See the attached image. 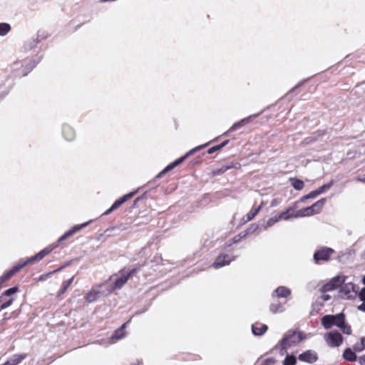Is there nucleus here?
<instances>
[{
  "label": "nucleus",
  "instance_id": "1",
  "mask_svg": "<svg viewBox=\"0 0 365 365\" xmlns=\"http://www.w3.org/2000/svg\"><path fill=\"white\" fill-rule=\"evenodd\" d=\"M92 220H89L86 222L82 223L81 225H77L73 227V228L68 231H67L64 235H63L58 240L56 243L51 244L44 249H43L41 251H40L38 253L35 255L33 257H31L28 258L27 262L29 264L34 263L36 262H38L41 260L45 256L48 255L49 253H51L53 250H55L60 243H61L63 240H66L68 237H71V235H74L76 232H78L81 229L86 227L88 226Z\"/></svg>",
  "mask_w": 365,
  "mask_h": 365
},
{
  "label": "nucleus",
  "instance_id": "2",
  "mask_svg": "<svg viewBox=\"0 0 365 365\" xmlns=\"http://www.w3.org/2000/svg\"><path fill=\"white\" fill-rule=\"evenodd\" d=\"M321 323L325 329H329L335 326L339 328L344 334L347 335L351 334V328L345 322V315L344 313H339L334 315H324L321 319Z\"/></svg>",
  "mask_w": 365,
  "mask_h": 365
},
{
  "label": "nucleus",
  "instance_id": "3",
  "mask_svg": "<svg viewBox=\"0 0 365 365\" xmlns=\"http://www.w3.org/2000/svg\"><path fill=\"white\" fill-rule=\"evenodd\" d=\"M304 339L305 335L302 332L297 330H289L279 341V345L281 349L286 352L289 348L299 344Z\"/></svg>",
  "mask_w": 365,
  "mask_h": 365
},
{
  "label": "nucleus",
  "instance_id": "4",
  "mask_svg": "<svg viewBox=\"0 0 365 365\" xmlns=\"http://www.w3.org/2000/svg\"><path fill=\"white\" fill-rule=\"evenodd\" d=\"M327 200L322 198L312 206L300 209L294 212V218L310 217L318 214L321 212L323 206L326 203Z\"/></svg>",
  "mask_w": 365,
  "mask_h": 365
},
{
  "label": "nucleus",
  "instance_id": "5",
  "mask_svg": "<svg viewBox=\"0 0 365 365\" xmlns=\"http://www.w3.org/2000/svg\"><path fill=\"white\" fill-rule=\"evenodd\" d=\"M208 144H209V143H205L203 145H198V146L190 150L184 156L175 160L174 162H173L172 163L167 165L160 173H159L156 175V178H161L164 174H165L168 171L173 170L174 168H175L176 166H178V165L182 163L190 155H191L194 154L195 153L200 150L201 149L205 148L206 146L208 145Z\"/></svg>",
  "mask_w": 365,
  "mask_h": 365
},
{
  "label": "nucleus",
  "instance_id": "6",
  "mask_svg": "<svg viewBox=\"0 0 365 365\" xmlns=\"http://www.w3.org/2000/svg\"><path fill=\"white\" fill-rule=\"evenodd\" d=\"M340 295L342 298L346 299H354L357 295V291L355 289V285L351 281H349V277L346 282H342L340 286Z\"/></svg>",
  "mask_w": 365,
  "mask_h": 365
},
{
  "label": "nucleus",
  "instance_id": "7",
  "mask_svg": "<svg viewBox=\"0 0 365 365\" xmlns=\"http://www.w3.org/2000/svg\"><path fill=\"white\" fill-rule=\"evenodd\" d=\"M324 341L331 347H338L343 342V336L338 331H332L324 336Z\"/></svg>",
  "mask_w": 365,
  "mask_h": 365
},
{
  "label": "nucleus",
  "instance_id": "8",
  "mask_svg": "<svg viewBox=\"0 0 365 365\" xmlns=\"http://www.w3.org/2000/svg\"><path fill=\"white\" fill-rule=\"evenodd\" d=\"M334 252L332 248L323 247L314 252L313 258L316 263H319L321 261L327 262Z\"/></svg>",
  "mask_w": 365,
  "mask_h": 365
},
{
  "label": "nucleus",
  "instance_id": "9",
  "mask_svg": "<svg viewBox=\"0 0 365 365\" xmlns=\"http://www.w3.org/2000/svg\"><path fill=\"white\" fill-rule=\"evenodd\" d=\"M347 279V277L341 275L334 277L328 283L324 284L320 289L319 291L322 293H326L329 291H332L341 286L342 282H346Z\"/></svg>",
  "mask_w": 365,
  "mask_h": 365
},
{
  "label": "nucleus",
  "instance_id": "10",
  "mask_svg": "<svg viewBox=\"0 0 365 365\" xmlns=\"http://www.w3.org/2000/svg\"><path fill=\"white\" fill-rule=\"evenodd\" d=\"M235 259V256L230 254H222L216 257L212 267L216 269L230 264Z\"/></svg>",
  "mask_w": 365,
  "mask_h": 365
},
{
  "label": "nucleus",
  "instance_id": "11",
  "mask_svg": "<svg viewBox=\"0 0 365 365\" xmlns=\"http://www.w3.org/2000/svg\"><path fill=\"white\" fill-rule=\"evenodd\" d=\"M300 361L306 362L308 364H313L318 359V355L316 351L313 350H307L298 356Z\"/></svg>",
  "mask_w": 365,
  "mask_h": 365
},
{
  "label": "nucleus",
  "instance_id": "12",
  "mask_svg": "<svg viewBox=\"0 0 365 365\" xmlns=\"http://www.w3.org/2000/svg\"><path fill=\"white\" fill-rule=\"evenodd\" d=\"M136 192H137V190L133 191V192H130L125 195L124 196H123L122 197H120L118 200H116L112 205V206L104 212L103 215H108L110 212H112L113 210H115V209L118 208L122 204H123L125 202H126L127 200L130 199L136 193Z\"/></svg>",
  "mask_w": 365,
  "mask_h": 365
},
{
  "label": "nucleus",
  "instance_id": "13",
  "mask_svg": "<svg viewBox=\"0 0 365 365\" xmlns=\"http://www.w3.org/2000/svg\"><path fill=\"white\" fill-rule=\"evenodd\" d=\"M257 116V115H252L245 118L240 120V121L234 123L227 132H225L222 134V135L226 136V135H227V134L229 133L235 131V130L240 128L241 127L245 125L246 124L250 123Z\"/></svg>",
  "mask_w": 365,
  "mask_h": 365
},
{
  "label": "nucleus",
  "instance_id": "14",
  "mask_svg": "<svg viewBox=\"0 0 365 365\" xmlns=\"http://www.w3.org/2000/svg\"><path fill=\"white\" fill-rule=\"evenodd\" d=\"M62 134L65 140L72 141L76 138L74 129L68 124H63L62 126Z\"/></svg>",
  "mask_w": 365,
  "mask_h": 365
},
{
  "label": "nucleus",
  "instance_id": "15",
  "mask_svg": "<svg viewBox=\"0 0 365 365\" xmlns=\"http://www.w3.org/2000/svg\"><path fill=\"white\" fill-rule=\"evenodd\" d=\"M291 290L285 286H279L272 293L273 297L287 298L291 294Z\"/></svg>",
  "mask_w": 365,
  "mask_h": 365
},
{
  "label": "nucleus",
  "instance_id": "16",
  "mask_svg": "<svg viewBox=\"0 0 365 365\" xmlns=\"http://www.w3.org/2000/svg\"><path fill=\"white\" fill-rule=\"evenodd\" d=\"M334 185V180H331L329 183L324 184V185L319 187L317 190L310 192L307 195L305 198H314L317 195L322 194L325 190L329 189Z\"/></svg>",
  "mask_w": 365,
  "mask_h": 365
},
{
  "label": "nucleus",
  "instance_id": "17",
  "mask_svg": "<svg viewBox=\"0 0 365 365\" xmlns=\"http://www.w3.org/2000/svg\"><path fill=\"white\" fill-rule=\"evenodd\" d=\"M252 330L255 335L261 336L266 332L267 327L265 324L256 323L252 326Z\"/></svg>",
  "mask_w": 365,
  "mask_h": 365
},
{
  "label": "nucleus",
  "instance_id": "18",
  "mask_svg": "<svg viewBox=\"0 0 365 365\" xmlns=\"http://www.w3.org/2000/svg\"><path fill=\"white\" fill-rule=\"evenodd\" d=\"M101 295V292L99 290L93 288L86 296V300L88 303H91L98 299Z\"/></svg>",
  "mask_w": 365,
  "mask_h": 365
},
{
  "label": "nucleus",
  "instance_id": "19",
  "mask_svg": "<svg viewBox=\"0 0 365 365\" xmlns=\"http://www.w3.org/2000/svg\"><path fill=\"white\" fill-rule=\"evenodd\" d=\"M129 279V276L125 275L119 279H116V281L114 283L113 289L109 292L110 293L114 290V289H120Z\"/></svg>",
  "mask_w": 365,
  "mask_h": 365
},
{
  "label": "nucleus",
  "instance_id": "20",
  "mask_svg": "<svg viewBox=\"0 0 365 365\" xmlns=\"http://www.w3.org/2000/svg\"><path fill=\"white\" fill-rule=\"evenodd\" d=\"M125 325L126 324H123L120 328L115 331L114 334L111 337L112 341L121 339L125 336Z\"/></svg>",
  "mask_w": 365,
  "mask_h": 365
},
{
  "label": "nucleus",
  "instance_id": "21",
  "mask_svg": "<svg viewBox=\"0 0 365 365\" xmlns=\"http://www.w3.org/2000/svg\"><path fill=\"white\" fill-rule=\"evenodd\" d=\"M293 210V207H289L286 210L277 214L279 220H289L291 218H294V212L289 214V212Z\"/></svg>",
  "mask_w": 365,
  "mask_h": 365
},
{
  "label": "nucleus",
  "instance_id": "22",
  "mask_svg": "<svg viewBox=\"0 0 365 365\" xmlns=\"http://www.w3.org/2000/svg\"><path fill=\"white\" fill-rule=\"evenodd\" d=\"M343 357L349 361H355L357 360L356 355L350 348H347L344 350Z\"/></svg>",
  "mask_w": 365,
  "mask_h": 365
},
{
  "label": "nucleus",
  "instance_id": "23",
  "mask_svg": "<svg viewBox=\"0 0 365 365\" xmlns=\"http://www.w3.org/2000/svg\"><path fill=\"white\" fill-rule=\"evenodd\" d=\"M26 356L27 355L26 354H15L9 361L11 365H18L25 359Z\"/></svg>",
  "mask_w": 365,
  "mask_h": 365
},
{
  "label": "nucleus",
  "instance_id": "24",
  "mask_svg": "<svg viewBox=\"0 0 365 365\" xmlns=\"http://www.w3.org/2000/svg\"><path fill=\"white\" fill-rule=\"evenodd\" d=\"M262 203L257 208H255V207H252L250 211L246 215V217H247V220H246V222H248V221H250L252 220L253 218L255 217V216L259 213V212L260 211L262 207Z\"/></svg>",
  "mask_w": 365,
  "mask_h": 365
},
{
  "label": "nucleus",
  "instance_id": "25",
  "mask_svg": "<svg viewBox=\"0 0 365 365\" xmlns=\"http://www.w3.org/2000/svg\"><path fill=\"white\" fill-rule=\"evenodd\" d=\"M11 26L8 23H0V36H5L10 32Z\"/></svg>",
  "mask_w": 365,
  "mask_h": 365
},
{
  "label": "nucleus",
  "instance_id": "26",
  "mask_svg": "<svg viewBox=\"0 0 365 365\" xmlns=\"http://www.w3.org/2000/svg\"><path fill=\"white\" fill-rule=\"evenodd\" d=\"M290 181L293 187L297 190H302L304 186V182L297 178H291Z\"/></svg>",
  "mask_w": 365,
  "mask_h": 365
},
{
  "label": "nucleus",
  "instance_id": "27",
  "mask_svg": "<svg viewBox=\"0 0 365 365\" xmlns=\"http://www.w3.org/2000/svg\"><path fill=\"white\" fill-rule=\"evenodd\" d=\"M269 310L271 312L275 314L282 312L284 311V307L280 303H272L269 306Z\"/></svg>",
  "mask_w": 365,
  "mask_h": 365
},
{
  "label": "nucleus",
  "instance_id": "28",
  "mask_svg": "<svg viewBox=\"0 0 365 365\" xmlns=\"http://www.w3.org/2000/svg\"><path fill=\"white\" fill-rule=\"evenodd\" d=\"M15 274V272L11 269V270L8 271L7 272L4 273L3 275L0 277V285L4 284L5 282H6L8 279H9L11 277H13Z\"/></svg>",
  "mask_w": 365,
  "mask_h": 365
},
{
  "label": "nucleus",
  "instance_id": "29",
  "mask_svg": "<svg viewBox=\"0 0 365 365\" xmlns=\"http://www.w3.org/2000/svg\"><path fill=\"white\" fill-rule=\"evenodd\" d=\"M280 221L279 219L278 218V215H276L275 216L269 218L265 225H263L264 227V230H267V228L273 226L276 222Z\"/></svg>",
  "mask_w": 365,
  "mask_h": 365
},
{
  "label": "nucleus",
  "instance_id": "30",
  "mask_svg": "<svg viewBox=\"0 0 365 365\" xmlns=\"http://www.w3.org/2000/svg\"><path fill=\"white\" fill-rule=\"evenodd\" d=\"M365 349V337H361L360 342L354 344V350L355 351L361 352Z\"/></svg>",
  "mask_w": 365,
  "mask_h": 365
},
{
  "label": "nucleus",
  "instance_id": "31",
  "mask_svg": "<svg viewBox=\"0 0 365 365\" xmlns=\"http://www.w3.org/2000/svg\"><path fill=\"white\" fill-rule=\"evenodd\" d=\"M297 359L294 355H287L284 361L283 365H296Z\"/></svg>",
  "mask_w": 365,
  "mask_h": 365
},
{
  "label": "nucleus",
  "instance_id": "32",
  "mask_svg": "<svg viewBox=\"0 0 365 365\" xmlns=\"http://www.w3.org/2000/svg\"><path fill=\"white\" fill-rule=\"evenodd\" d=\"M258 229V225L256 224L251 225L245 231L242 232V237H246L250 234L254 233Z\"/></svg>",
  "mask_w": 365,
  "mask_h": 365
},
{
  "label": "nucleus",
  "instance_id": "33",
  "mask_svg": "<svg viewBox=\"0 0 365 365\" xmlns=\"http://www.w3.org/2000/svg\"><path fill=\"white\" fill-rule=\"evenodd\" d=\"M228 143V140H225V142L222 143L220 145H215V146H213L212 148H210L207 153L208 154H212L214 153L215 151L222 148L224 146H225Z\"/></svg>",
  "mask_w": 365,
  "mask_h": 365
},
{
  "label": "nucleus",
  "instance_id": "34",
  "mask_svg": "<svg viewBox=\"0 0 365 365\" xmlns=\"http://www.w3.org/2000/svg\"><path fill=\"white\" fill-rule=\"evenodd\" d=\"M27 264H29V262H27V260H26L25 262H24L23 263L21 264H18L15 266L13 267L12 269L13 271L15 272V274L16 272H18L19 271H20L22 268H24V267H26Z\"/></svg>",
  "mask_w": 365,
  "mask_h": 365
},
{
  "label": "nucleus",
  "instance_id": "35",
  "mask_svg": "<svg viewBox=\"0 0 365 365\" xmlns=\"http://www.w3.org/2000/svg\"><path fill=\"white\" fill-rule=\"evenodd\" d=\"M73 277H71L70 279L63 282V285L62 289L61 291V294L64 293L66 291V289L69 287V286L73 282Z\"/></svg>",
  "mask_w": 365,
  "mask_h": 365
},
{
  "label": "nucleus",
  "instance_id": "36",
  "mask_svg": "<svg viewBox=\"0 0 365 365\" xmlns=\"http://www.w3.org/2000/svg\"><path fill=\"white\" fill-rule=\"evenodd\" d=\"M13 302H14V299L11 298L9 300H7L6 302H4L1 305L0 310L5 309L8 308L9 307H10L12 304Z\"/></svg>",
  "mask_w": 365,
  "mask_h": 365
},
{
  "label": "nucleus",
  "instance_id": "37",
  "mask_svg": "<svg viewBox=\"0 0 365 365\" xmlns=\"http://www.w3.org/2000/svg\"><path fill=\"white\" fill-rule=\"evenodd\" d=\"M17 287H11V288H9L8 289H6L4 292V295H6V296H10L11 294H15L16 292H17Z\"/></svg>",
  "mask_w": 365,
  "mask_h": 365
},
{
  "label": "nucleus",
  "instance_id": "38",
  "mask_svg": "<svg viewBox=\"0 0 365 365\" xmlns=\"http://www.w3.org/2000/svg\"><path fill=\"white\" fill-rule=\"evenodd\" d=\"M358 296L361 301H365V287L361 289L359 292Z\"/></svg>",
  "mask_w": 365,
  "mask_h": 365
},
{
  "label": "nucleus",
  "instance_id": "39",
  "mask_svg": "<svg viewBox=\"0 0 365 365\" xmlns=\"http://www.w3.org/2000/svg\"><path fill=\"white\" fill-rule=\"evenodd\" d=\"M242 235H243V232H240L238 235L235 236L233 239H232V243H237L241 238H244L245 237H242Z\"/></svg>",
  "mask_w": 365,
  "mask_h": 365
},
{
  "label": "nucleus",
  "instance_id": "40",
  "mask_svg": "<svg viewBox=\"0 0 365 365\" xmlns=\"http://www.w3.org/2000/svg\"><path fill=\"white\" fill-rule=\"evenodd\" d=\"M355 180L357 182H361L365 183V174L356 177Z\"/></svg>",
  "mask_w": 365,
  "mask_h": 365
},
{
  "label": "nucleus",
  "instance_id": "41",
  "mask_svg": "<svg viewBox=\"0 0 365 365\" xmlns=\"http://www.w3.org/2000/svg\"><path fill=\"white\" fill-rule=\"evenodd\" d=\"M322 294L321 296V298L323 301L327 302L331 299V297L329 294H327L326 293H322Z\"/></svg>",
  "mask_w": 365,
  "mask_h": 365
},
{
  "label": "nucleus",
  "instance_id": "42",
  "mask_svg": "<svg viewBox=\"0 0 365 365\" xmlns=\"http://www.w3.org/2000/svg\"><path fill=\"white\" fill-rule=\"evenodd\" d=\"M358 362L360 365H365V354L358 359Z\"/></svg>",
  "mask_w": 365,
  "mask_h": 365
},
{
  "label": "nucleus",
  "instance_id": "43",
  "mask_svg": "<svg viewBox=\"0 0 365 365\" xmlns=\"http://www.w3.org/2000/svg\"><path fill=\"white\" fill-rule=\"evenodd\" d=\"M140 269V267L138 268H134L133 269H131L128 273V274H126L127 276H129V278L133 274H135V272H137L138 270Z\"/></svg>",
  "mask_w": 365,
  "mask_h": 365
},
{
  "label": "nucleus",
  "instance_id": "44",
  "mask_svg": "<svg viewBox=\"0 0 365 365\" xmlns=\"http://www.w3.org/2000/svg\"><path fill=\"white\" fill-rule=\"evenodd\" d=\"M357 309L359 311L365 312V301H363V303L358 306Z\"/></svg>",
  "mask_w": 365,
  "mask_h": 365
},
{
  "label": "nucleus",
  "instance_id": "45",
  "mask_svg": "<svg viewBox=\"0 0 365 365\" xmlns=\"http://www.w3.org/2000/svg\"><path fill=\"white\" fill-rule=\"evenodd\" d=\"M35 66H36V63L34 62H31L30 63V69H32Z\"/></svg>",
  "mask_w": 365,
  "mask_h": 365
},
{
  "label": "nucleus",
  "instance_id": "46",
  "mask_svg": "<svg viewBox=\"0 0 365 365\" xmlns=\"http://www.w3.org/2000/svg\"><path fill=\"white\" fill-rule=\"evenodd\" d=\"M0 365H11V363L9 362V361L8 360L7 361H6L4 364H0Z\"/></svg>",
  "mask_w": 365,
  "mask_h": 365
},
{
  "label": "nucleus",
  "instance_id": "47",
  "mask_svg": "<svg viewBox=\"0 0 365 365\" xmlns=\"http://www.w3.org/2000/svg\"><path fill=\"white\" fill-rule=\"evenodd\" d=\"M131 365H140V362L138 361H135Z\"/></svg>",
  "mask_w": 365,
  "mask_h": 365
},
{
  "label": "nucleus",
  "instance_id": "48",
  "mask_svg": "<svg viewBox=\"0 0 365 365\" xmlns=\"http://www.w3.org/2000/svg\"><path fill=\"white\" fill-rule=\"evenodd\" d=\"M306 197H307V195H305V196L302 197L301 198V202H304V200H306L307 199V198H305Z\"/></svg>",
  "mask_w": 365,
  "mask_h": 365
},
{
  "label": "nucleus",
  "instance_id": "49",
  "mask_svg": "<svg viewBox=\"0 0 365 365\" xmlns=\"http://www.w3.org/2000/svg\"><path fill=\"white\" fill-rule=\"evenodd\" d=\"M363 282L365 284V277L363 278Z\"/></svg>",
  "mask_w": 365,
  "mask_h": 365
},
{
  "label": "nucleus",
  "instance_id": "50",
  "mask_svg": "<svg viewBox=\"0 0 365 365\" xmlns=\"http://www.w3.org/2000/svg\"><path fill=\"white\" fill-rule=\"evenodd\" d=\"M140 200V198H139V197L136 198L135 202H136V201H138V200Z\"/></svg>",
  "mask_w": 365,
  "mask_h": 365
},
{
  "label": "nucleus",
  "instance_id": "51",
  "mask_svg": "<svg viewBox=\"0 0 365 365\" xmlns=\"http://www.w3.org/2000/svg\"><path fill=\"white\" fill-rule=\"evenodd\" d=\"M296 87L295 88H293V89H291V91H293V90H295Z\"/></svg>",
  "mask_w": 365,
  "mask_h": 365
},
{
  "label": "nucleus",
  "instance_id": "52",
  "mask_svg": "<svg viewBox=\"0 0 365 365\" xmlns=\"http://www.w3.org/2000/svg\"><path fill=\"white\" fill-rule=\"evenodd\" d=\"M296 87L295 88H293V89H291V91H293V90H295Z\"/></svg>",
  "mask_w": 365,
  "mask_h": 365
},
{
  "label": "nucleus",
  "instance_id": "53",
  "mask_svg": "<svg viewBox=\"0 0 365 365\" xmlns=\"http://www.w3.org/2000/svg\"><path fill=\"white\" fill-rule=\"evenodd\" d=\"M2 98H3V96L1 97V96H0V99H1Z\"/></svg>",
  "mask_w": 365,
  "mask_h": 365
}]
</instances>
